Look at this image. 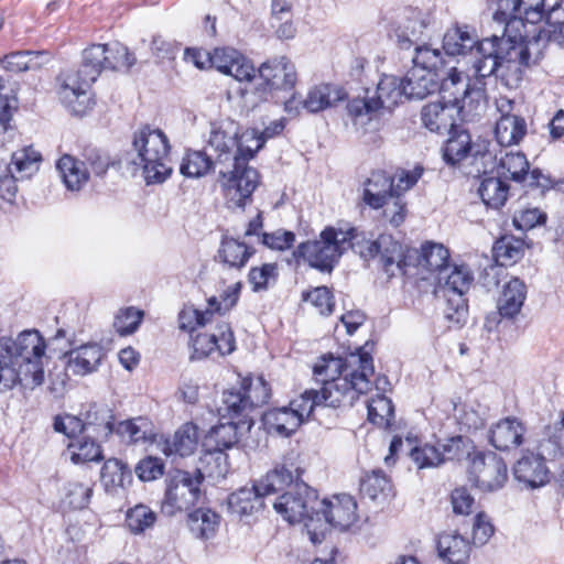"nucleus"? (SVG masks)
<instances>
[{"label":"nucleus","instance_id":"nucleus-29","mask_svg":"<svg viewBox=\"0 0 564 564\" xmlns=\"http://www.w3.org/2000/svg\"><path fill=\"white\" fill-rule=\"evenodd\" d=\"M243 431H247L246 426H241L239 422L234 420L219 423L210 429L205 437L204 446L208 452L223 453L239 442Z\"/></svg>","mask_w":564,"mask_h":564},{"label":"nucleus","instance_id":"nucleus-5","mask_svg":"<svg viewBox=\"0 0 564 564\" xmlns=\"http://www.w3.org/2000/svg\"><path fill=\"white\" fill-rule=\"evenodd\" d=\"M369 346V343H366L365 346L357 349V352L349 355V366H358V369L346 373L344 379L329 382L321 388L318 392L322 405L352 406L360 394L371 390L370 377L375 373V367L368 350Z\"/></svg>","mask_w":564,"mask_h":564},{"label":"nucleus","instance_id":"nucleus-38","mask_svg":"<svg viewBox=\"0 0 564 564\" xmlns=\"http://www.w3.org/2000/svg\"><path fill=\"white\" fill-rule=\"evenodd\" d=\"M263 422L270 433H275L279 436H290L302 424V420L289 406L265 412Z\"/></svg>","mask_w":564,"mask_h":564},{"label":"nucleus","instance_id":"nucleus-15","mask_svg":"<svg viewBox=\"0 0 564 564\" xmlns=\"http://www.w3.org/2000/svg\"><path fill=\"white\" fill-rule=\"evenodd\" d=\"M10 355L15 362L22 364L25 370L22 373L31 377L33 386H40L44 381L42 358L45 354V341L37 330L22 332L15 340L10 338Z\"/></svg>","mask_w":564,"mask_h":564},{"label":"nucleus","instance_id":"nucleus-57","mask_svg":"<svg viewBox=\"0 0 564 564\" xmlns=\"http://www.w3.org/2000/svg\"><path fill=\"white\" fill-rule=\"evenodd\" d=\"M238 143L239 158H241L243 162L248 164V161L253 158L254 153H257L264 145L265 140L261 133H258L257 130L250 129L246 130L240 135L238 134Z\"/></svg>","mask_w":564,"mask_h":564},{"label":"nucleus","instance_id":"nucleus-45","mask_svg":"<svg viewBox=\"0 0 564 564\" xmlns=\"http://www.w3.org/2000/svg\"><path fill=\"white\" fill-rule=\"evenodd\" d=\"M253 254V249L235 238H224L218 250L220 260L230 268L240 269Z\"/></svg>","mask_w":564,"mask_h":564},{"label":"nucleus","instance_id":"nucleus-40","mask_svg":"<svg viewBox=\"0 0 564 564\" xmlns=\"http://www.w3.org/2000/svg\"><path fill=\"white\" fill-rule=\"evenodd\" d=\"M343 99L344 93L340 88L329 84H321L308 90L303 107L308 112L314 113L333 107Z\"/></svg>","mask_w":564,"mask_h":564},{"label":"nucleus","instance_id":"nucleus-8","mask_svg":"<svg viewBox=\"0 0 564 564\" xmlns=\"http://www.w3.org/2000/svg\"><path fill=\"white\" fill-rule=\"evenodd\" d=\"M347 250L351 249L362 259L379 258L382 270L393 276L405 265L404 249L390 235H380L376 240H370L366 234L357 228L345 229Z\"/></svg>","mask_w":564,"mask_h":564},{"label":"nucleus","instance_id":"nucleus-43","mask_svg":"<svg viewBox=\"0 0 564 564\" xmlns=\"http://www.w3.org/2000/svg\"><path fill=\"white\" fill-rule=\"evenodd\" d=\"M187 525L196 538L208 540L216 534L219 516L210 509L198 508L188 513Z\"/></svg>","mask_w":564,"mask_h":564},{"label":"nucleus","instance_id":"nucleus-53","mask_svg":"<svg viewBox=\"0 0 564 564\" xmlns=\"http://www.w3.org/2000/svg\"><path fill=\"white\" fill-rule=\"evenodd\" d=\"M414 63L413 68H419L425 72L436 74L443 67L444 59L442 53L437 48L423 45L415 48V54L412 58Z\"/></svg>","mask_w":564,"mask_h":564},{"label":"nucleus","instance_id":"nucleus-58","mask_svg":"<svg viewBox=\"0 0 564 564\" xmlns=\"http://www.w3.org/2000/svg\"><path fill=\"white\" fill-rule=\"evenodd\" d=\"M322 405L319 392L315 389L304 391L297 399L292 400L290 409L302 422L310 417L315 406Z\"/></svg>","mask_w":564,"mask_h":564},{"label":"nucleus","instance_id":"nucleus-3","mask_svg":"<svg viewBox=\"0 0 564 564\" xmlns=\"http://www.w3.org/2000/svg\"><path fill=\"white\" fill-rule=\"evenodd\" d=\"M564 44V4L554 6L546 14L543 26L529 32L519 43L505 40L498 58L502 59L507 87L517 88L525 69L538 65L544 57L549 43Z\"/></svg>","mask_w":564,"mask_h":564},{"label":"nucleus","instance_id":"nucleus-62","mask_svg":"<svg viewBox=\"0 0 564 564\" xmlns=\"http://www.w3.org/2000/svg\"><path fill=\"white\" fill-rule=\"evenodd\" d=\"M85 167L90 170L95 175L102 176L111 165L110 158L98 149H86L84 152Z\"/></svg>","mask_w":564,"mask_h":564},{"label":"nucleus","instance_id":"nucleus-4","mask_svg":"<svg viewBox=\"0 0 564 564\" xmlns=\"http://www.w3.org/2000/svg\"><path fill=\"white\" fill-rule=\"evenodd\" d=\"M423 171L422 166H415L412 171L403 172L397 184L386 172H372L364 184L362 200L373 209L387 206L384 215L397 227L404 219V204L400 196L416 184Z\"/></svg>","mask_w":564,"mask_h":564},{"label":"nucleus","instance_id":"nucleus-11","mask_svg":"<svg viewBox=\"0 0 564 564\" xmlns=\"http://www.w3.org/2000/svg\"><path fill=\"white\" fill-rule=\"evenodd\" d=\"M204 475L199 469L194 473L176 470L170 478L161 510L166 516L187 511L196 506L203 497L200 486Z\"/></svg>","mask_w":564,"mask_h":564},{"label":"nucleus","instance_id":"nucleus-44","mask_svg":"<svg viewBox=\"0 0 564 564\" xmlns=\"http://www.w3.org/2000/svg\"><path fill=\"white\" fill-rule=\"evenodd\" d=\"M97 438L87 434L75 438L68 444L70 460L74 464L100 462L104 459L102 449Z\"/></svg>","mask_w":564,"mask_h":564},{"label":"nucleus","instance_id":"nucleus-39","mask_svg":"<svg viewBox=\"0 0 564 564\" xmlns=\"http://www.w3.org/2000/svg\"><path fill=\"white\" fill-rule=\"evenodd\" d=\"M198 444V429L194 423L183 424L173 435L172 440H167L164 446L166 455L177 454L182 457L192 455Z\"/></svg>","mask_w":564,"mask_h":564},{"label":"nucleus","instance_id":"nucleus-59","mask_svg":"<svg viewBox=\"0 0 564 564\" xmlns=\"http://www.w3.org/2000/svg\"><path fill=\"white\" fill-rule=\"evenodd\" d=\"M302 299L305 302H310L323 315H329L333 312V295L326 286H317L311 291L303 292Z\"/></svg>","mask_w":564,"mask_h":564},{"label":"nucleus","instance_id":"nucleus-46","mask_svg":"<svg viewBox=\"0 0 564 564\" xmlns=\"http://www.w3.org/2000/svg\"><path fill=\"white\" fill-rule=\"evenodd\" d=\"M113 432L127 443L144 442L153 436L152 423L142 416L119 422Z\"/></svg>","mask_w":564,"mask_h":564},{"label":"nucleus","instance_id":"nucleus-30","mask_svg":"<svg viewBox=\"0 0 564 564\" xmlns=\"http://www.w3.org/2000/svg\"><path fill=\"white\" fill-rule=\"evenodd\" d=\"M10 337H0V391L10 390L17 383L31 379L22 373L25 370L23 365L15 362L10 355Z\"/></svg>","mask_w":564,"mask_h":564},{"label":"nucleus","instance_id":"nucleus-10","mask_svg":"<svg viewBox=\"0 0 564 564\" xmlns=\"http://www.w3.org/2000/svg\"><path fill=\"white\" fill-rule=\"evenodd\" d=\"M345 237V229L326 227L317 239L302 242L294 254L322 272H332L339 258L347 251Z\"/></svg>","mask_w":564,"mask_h":564},{"label":"nucleus","instance_id":"nucleus-42","mask_svg":"<svg viewBox=\"0 0 564 564\" xmlns=\"http://www.w3.org/2000/svg\"><path fill=\"white\" fill-rule=\"evenodd\" d=\"M106 491L115 494L118 488H123L132 481L130 468L117 458L105 462L100 475Z\"/></svg>","mask_w":564,"mask_h":564},{"label":"nucleus","instance_id":"nucleus-48","mask_svg":"<svg viewBox=\"0 0 564 564\" xmlns=\"http://www.w3.org/2000/svg\"><path fill=\"white\" fill-rule=\"evenodd\" d=\"M158 514L150 507L139 503L126 511L124 525L132 534H142L152 529Z\"/></svg>","mask_w":564,"mask_h":564},{"label":"nucleus","instance_id":"nucleus-36","mask_svg":"<svg viewBox=\"0 0 564 564\" xmlns=\"http://www.w3.org/2000/svg\"><path fill=\"white\" fill-rule=\"evenodd\" d=\"M56 169L66 188L73 192L80 191L89 178L85 163L68 154L57 161Z\"/></svg>","mask_w":564,"mask_h":564},{"label":"nucleus","instance_id":"nucleus-61","mask_svg":"<svg viewBox=\"0 0 564 564\" xmlns=\"http://www.w3.org/2000/svg\"><path fill=\"white\" fill-rule=\"evenodd\" d=\"M410 455L419 468L436 467L443 463L441 448L429 444L413 448Z\"/></svg>","mask_w":564,"mask_h":564},{"label":"nucleus","instance_id":"nucleus-14","mask_svg":"<svg viewBox=\"0 0 564 564\" xmlns=\"http://www.w3.org/2000/svg\"><path fill=\"white\" fill-rule=\"evenodd\" d=\"M274 510L289 523L304 520L313 522L318 505L317 492L308 485L296 481L282 495L271 500Z\"/></svg>","mask_w":564,"mask_h":564},{"label":"nucleus","instance_id":"nucleus-1","mask_svg":"<svg viewBox=\"0 0 564 564\" xmlns=\"http://www.w3.org/2000/svg\"><path fill=\"white\" fill-rule=\"evenodd\" d=\"M449 252L441 243L426 242L421 248L417 267L435 274V296L444 302L449 327H462L468 317L466 293L474 280L466 265H451Z\"/></svg>","mask_w":564,"mask_h":564},{"label":"nucleus","instance_id":"nucleus-31","mask_svg":"<svg viewBox=\"0 0 564 564\" xmlns=\"http://www.w3.org/2000/svg\"><path fill=\"white\" fill-rule=\"evenodd\" d=\"M527 297V286L523 281L518 278L507 282L498 299V315L501 317L512 318L518 315L523 306Z\"/></svg>","mask_w":564,"mask_h":564},{"label":"nucleus","instance_id":"nucleus-24","mask_svg":"<svg viewBox=\"0 0 564 564\" xmlns=\"http://www.w3.org/2000/svg\"><path fill=\"white\" fill-rule=\"evenodd\" d=\"M67 369L75 376H86L95 372L105 357L99 344L89 343L70 349L65 354Z\"/></svg>","mask_w":564,"mask_h":564},{"label":"nucleus","instance_id":"nucleus-32","mask_svg":"<svg viewBox=\"0 0 564 564\" xmlns=\"http://www.w3.org/2000/svg\"><path fill=\"white\" fill-rule=\"evenodd\" d=\"M528 132L524 118L513 113H501L496 122L495 135L502 147L519 144Z\"/></svg>","mask_w":564,"mask_h":564},{"label":"nucleus","instance_id":"nucleus-21","mask_svg":"<svg viewBox=\"0 0 564 564\" xmlns=\"http://www.w3.org/2000/svg\"><path fill=\"white\" fill-rule=\"evenodd\" d=\"M464 106L447 105L443 101L430 102L422 108L423 126L432 132H453L458 121L467 120Z\"/></svg>","mask_w":564,"mask_h":564},{"label":"nucleus","instance_id":"nucleus-47","mask_svg":"<svg viewBox=\"0 0 564 564\" xmlns=\"http://www.w3.org/2000/svg\"><path fill=\"white\" fill-rule=\"evenodd\" d=\"M478 193L485 205L498 209L508 198L509 185L500 177H484L478 187Z\"/></svg>","mask_w":564,"mask_h":564},{"label":"nucleus","instance_id":"nucleus-28","mask_svg":"<svg viewBox=\"0 0 564 564\" xmlns=\"http://www.w3.org/2000/svg\"><path fill=\"white\" fill-rule=\"evenodd\" d=\"M469 541L457 532H445L438 535L437 553L447 564H465L470 556Z\"/></svg>","mask_w":564,"mask_h":564},{"label":"nucleus","instance_id":"nucleus-17","mask_svg":"<svg viewBox=\"0 0 564 564\" xmlns=\"http://www.w3.org/2000/svg\"><path fill=\"white\" fill-rule=\"evenodd\" d=\"M508 479L505 460L494 452L477 453L470 462L469 480L481 491L501 489Z\"/></svg>","mask_w":564,"mask_h":564},{"label":"nucleus","instance_id":"nucleus-13","mask_svg":"<svg viewBox=\"0 0 564 564\" xmlns=\"http://www.w3.org/2000/svg\"><path fill=\"white\" fill-rule=\"evenodd\" d=\"M219 183L228 206L242 208L251 200L260 176L256 169L240 160L219 169Z\"/></svg>","mask_w":564,"mask_h":564},{"label":"nucleus","instance_id":"nucleus-19","mask_svg":"<svg viewBox=\"0 0 564 564\" xmlns=\"http://www.w3.org/2000/svg\"><path fill=\"white\" fill-rule=\"evenodd\" d=\"M208 148L214 151L216 166L226 167L239 158L238 127L232 121L213 123L209 132Z\"/></svg>","mask_w":564,"mask_h":564},{"label":"nucleus","instance_id":"nucleus-34","mask_svg":"<svg viewBox=\"0 0 564 564\" xmlns=\"http://www.w3.org/2000/svg\"><path fill=\"white\" fill-rule=\"evenodd\" d=\"M354 369H358V366H349V357L343 360L339 357L328 355L323 356L315 364L313 375L316 382L325 387L329 382L344 379V376L350 373Z\"/></svg>","mask_w":564,"mask_h":564},{"label":"nucleus","instance_id":"nucleus-27","mask_svg":"<svg viewBox=\"0 0 564 564\" xmlns=\"http://www.w3.org/2000/svg\"><path fill=\"white\" fill-rule=\"evenodd\" d=\"M513 475L517 480L530 488L543 486L549 480V470L544 458L534 453H525L514 465Z\"/></svg>","mask_w":564,"mask_h":564},{"label":"nucleus","instance_id":"nucleus-37","mask_svg":"<svg viewBox=\"0 0 564 564\" xmlns=\"http://www.w3.org/2000/svg\"><path fill=\"white\" fill-rule=\"evenodd\" d=\"M265 506V500L253 485L250 488H241L231 494L228 499V507L231 513L243 517L258 512Z\"/></svg>","mask_w":564,"mask_h":564},{"label":"nucleus","instance_id":"nucleus-7","mask_svg":"<svg viewBox=\"0 0 564 564\" xmlns=\"http://www.w3.org/2000/svg\"><path fill=\"white\" fill-rule=\"evenodd\" d=\"M271 390L262 377L243 378L238 387L224 391L219 412L223 417L237 420L247 431L253 425L251 413L268 403Z\"/></svg>","mask_w":564,"mask_h":564},{"label":"nucleus","instance_id":"nucleus-60","mask_svg":"<svg viewBox=\"0 0 564 564\" xmlns=\"http://www.w3.org/2000/svg\"><path fill=\"white\" fill-rule=\"evenodd\" d=\"M276 265L274 263H264L261 267H254L249 271L248 281L253 292H260L268 289L270 281L275 280Z\"/></svg>","mask_w":564,"mask_h":564},{"label":"nucleus","instance_id":"nucleus-26","mask_svg":"<svg viewBox=\"0 0 564 564\" xmlns=\"http://www.w3.org/2000/svg\"><path fill=\"white\" fill-rule=\"evenodd\" d=\"M481 41L477 40V35L470 32L467 26L452 28L447 30L443 37V48L449 56L465 55L468 52L475 51L476 61L474 62L475 76L484 78L476 73V64L480 61L481 55L478 52V45Z\"/></svg>","mask_w":564,"mask_h":564},{"label":"nucleus","instance_id":"nucleus-50","mask_svg":"<svg viewBox=\"0 0 564 564\" xmlns=\"http://www.w3.org/2000/svg\"><path fill=\"white\" fill-rule=\"evenodd\" d=\"M501 174L514 182H521L529 174L530 164L522 152H508L499 162Z\"/></svg>","mask_w":564,"mask_h":564},{"label":"nucleus","instance_id":"nucleus-16","mask_svg":"<svg viewBox=\"0 0 564 564\" xmlns=\"http://www.w3.org/2000/svg\"><path fill=\"white\" fill-rule=\"evenodd\" d=\"M440 95L447 105L464 106V112L471 115L484 99V90L471 86L467 76L456 68H452L448 75L438 84Z\"/></svg>","mask_w":564,"mask_h":564},{"label":"nucleus","instance_id":"nucleus-12","mask_svg":"<svg viewBox=\"0 0 564 564\" xmlns=\"http://www.w3.org/2000/svg\"><path fill=\"white\" fill-rule=\"evenodd\" d=\"M135 62L134 55L121 43L93 44L83 52V73L86 82H95L102 70H127Z\"/></svg>","mask_w":564,"mask_h":564},{"label":"nucleus","instance_id":"nucleus-23","mask_svg":"<svg viewBox=\"0 0 564 564\" xmlns=\"http://www.w3.org/2000/svg\"><path fill=\"white\" fill-rule=\"evenodd\" d=\"M485 156L486 152L479 144L471 142L470 134L465 130L454 132L443 150L445 162L452 166L466 160H470V163H474L479 158L482 159Z\"/></svg>","mask_w":564,"mask_h":564},{"label":"nucleus","instance_id":"nucleus-55","mask_svg":"<svg viewBox=\"0 0 564 564\" xmlns=\"http://www.w3.org/2000/svg\"><path fill=\"white\" fill-rule=\"evenodd\" d=\"M41 154L32 147L23 148L12 154V164L21 177L30 176L37 171Z\"/></svg>","mask_w":564,"mask_h":564},{"label":"nucleus","instance_id":"nucleus-25","mask_svg":"<svg viewBox=\"0 0 564 564\" xmlns=\"http://www.w3.org/2000/svg\"><path fill=\"white\" fill-rule=\"evenodd\" d=\"M524 433L523 423L517 417L508 416L490 427L489 442L499 451H508L522 444Z\"/></svg>","mask_w":564,"mask_h":564},{"label":"nucleus","instance_id":"nucleus-52","mask_svg":"<svg viewBox=\"0 0 564 564\" xmlns=\"http://www.w3.org/2000/svg\"><path fill=\"white\" fill-rule=\"evenodd\" d=\"M390 489V481L381 470H372L360 482V492L371 500L386 498Z\"/></svg>","mask_w":564,"mask_h":564},{"label":"nucleus","instance_id":"nucleus-64","mask_svg":"<svg viewBox=\"0 0 564 564\" xmlns=\"http://www.w3.org/2000/svg\"><path fill=\"white\" fill-rule=\"evenodd\" d=\"M295 241V235L292 231L278 229L273 232H262L261 243L272 250H286L292 247Z\"/></svg>","mask_w":564,"mask_h":564},{"label":"nucleus","instance_id":"nucleus-41","mask_svg":"<svg viewBox=\"0 0 564 564\" xmlns=\"http://www.w3.org/2000/svg\"><path fill=\"white\" fill-rule=\"evenodd\" d=\"M254 485L265 500L273 495L290 489L294 485L293 475L285 466H276Z\"/></svg>","mask_w":564,"mask_h":564},{"label":"nucleus","instance_id":"nucleus-33","mask_svg":"<svg viewBox=\"0 0 564 564\" xmlns=\"http://www.w3.org/2000/svg\"><path fill=\"white\" fill-rule=\"evenodd\" d=\"M85 432L100 441L113 433L115 416L107 406L89 405L84 416Z\"/></svg>","mask_w":564,"mask_h":564},{"label":"nucleus","instance_id":"nucleus-18","mask_svg":"<svg viewBox=\"0 0 564 564\" xmlns=\"http://www.w3.org/2000/svg\"><path fill=\"white\" fill-rule=\"evenodd\" d=\"M57 95L61 102L74 115L82 116L90 107L87 88L94 82H86L83 63L77 70H67L57 77Z\"/></svg>","mask_w":564,"mask_h":564},{"label":"nucleus","instance_id":"nucleus-63","mask_svg":"<svg viewBox=\"0 0 564 564\" xmlns=\"http://www.w3.org/2000/svg\"><path fill=\"white\" fill-rule=\"evenodd\" d=\"M209 311L185 308L178 316L180 328L193 333L197 327H203L209 323Z\"/></svg>","mask_w":564,"mask_h":564},{"label":"nucleus","instance_id":"nucleus-22","mask_svg":"<svg viewBox=\"0 0 564 564\" xmlns=\"http://www.w3.org/2000/svg\"><path fill=\"white\" fill-rule=\"evenodd\" d=\"M258 72L270 91L292 89L297 79L295 65L285 56L264 62Z\"/></svg>","mask_w":564,"mask_h":564},{"label":"nucleus","instance_id":"nucleus-51","mask_svg":"<svg viewBox=\"0 0 564 564\" xmlns=\"http://www.w3.org/2000/svg\"><path fill=\"white\" fill-rule=\"evenodd\" d=\"M214 161L203 151H188L183 158L180 171L187 177H202L207 174Z\"/></svg>","mask_w":564,"mask_h":564},{"label":"nucleus","instance_id":"nucleus-35","mask_svg":"<svg viewBox=\"0 0 564 564\" xmlns=\"http://www.w3.org/2000/svg\"><path fill=\"white\" fill-rule=\"evenodd\" d=\"M402 80L404 83L406 99H423L438 88L437 74L419 68L409 70Z\"/></svg>","mask_w":564,"mask_h":564},{"label":"nucleus","instance_id":"nucleus-49","mask_svg":"<svg viewBox=\"0 0 564 564\" xmlns=\"http://www.w3.org/2000/svg\"><path fill=\"white\" fill-rule=\"evenodd\" d=\"M496 261L500 265H508L519 261L524 253V242L513 236H502L492 248Z\"/></svg>","mask_w":564,"mask_h":564},{"label":"nucleus","instance_id":"nucleus-20","mask_svg":"<svg viewBox=\"0 0 564 564\" xmlns=\"http://www.w3.org/2000/svg\"><path fill=\"white\" fill-rule=\"evenodd\" d=\"M315 519H324L326 524L346 530L357 520V502L354 497L346 494L318 500Z\"/></svg>","mask_w":564,"mask_h":564},{"label":"nucleus","instance_id":"nucleus-56","mask_svg":"<svg viewBox=\"0 0 564 564\" xmlns=\"http://www.w3.org/2000/svg\"><path fill=\"white\" fill-rule=\"evenodd\" d=\"M144 312L135 307H126L119 311L115 317L113 327L122 336L134 333L141 324Z\"/></svg>","mask_w":564,"mask_h":564},{"label":"nucleus","instance_id":"nucleus-54","mask_svg":"<svg viewBox=\"0 0 564 564\" xmlns=\"http://www.w3.org/2000/svg\"><path fill=\"white\" fill-rule=\"evenodd\" d=\"M368 419L377 425H388L393 416V405L389 398L378 394L366 403Z\"/></svg>","mask_w":564,"mask_h":564},{"label":"nucleus","instance_id":"nucleus-6","mask_svg":"<svg viewBox=\"0 0 564 564\" xmlns=\"http://www.w3.org/2000/svg\"><path fill=\"white\" fill-rule=\"evenodd\" d=\"M132 148L137 153L133 163L141 167L147 184L162 183L170 176L171 145L161 129L141 127L133 133Z\"/></svg>","mask_w":564,"mask_h":564},{"label":"nucleus","instance_id":"nucleus-2","mask_svg":"<svg viewBox=\"0 0 564 564\" xmlns=\"http://www.w3.org/2000/svg\"><path fill=\"white\" fill-rule=\"evenodd\" d=\"M494 20L503 26L501 37L492 36L484 39L478 45V52L481 55L476 64V73L482 77L496 75L507 86V75L502 67V59L498 58L502 53L500 51L505 40H511L519 43L524 39L520 28H525V23L535 24L544 17V0H497Z\"/></svg>","mask_w":564,"mask_h":564},{"label":"nucleus","instance_id":"nucleus-9","mask_svg":"<svg viewBox=\"0 0 564 564\" xmlns=\"http://www.w3.org/2000/svg\"><path fill=\"white\" fill-rule=\"evenodd\" d=\"M406 99L402 78L384 75L377 85L375 96L354 98L347 104L348 115L355 124L370 121L380 109H392Z\"/></svg>","mask_w":564,"mask_h":564}]
</instances>
